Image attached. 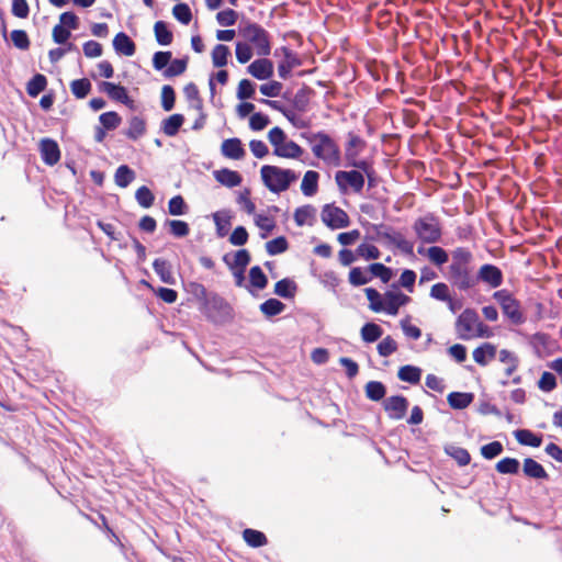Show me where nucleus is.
<instances>
[{
  "mask_svg": "<svg viewBox=\"0 0 562 562\" xmlns=\"http://www.w3.org/2000/svg\"><path fill=\"white\" fill-rule=\"evenodd\" d=\"M260 176L263 184L273 193L286 191L297 179L295 171L270 165L261 167Z\"/></svg>",
  "mask_w": 562,
  "mask_h": 562,
  "instance_id": "nucleus-1",
  "label": "nucleus"
},
{
  "mask_svg": "<svg viewBox=\"0 0 562 562\" xmlns=\"http://www.w3.org/2000/svg\"><path fill=\"white\" fill-rule=\"evenodd\" d=\"M239 34L258 56H268L271 53V42L269 33L259 24L246 21L239 25Z\"/></svg>",
  "mask_w": 562,
  "mask_h": 562,
  "instance_id": "nucleus-2",
  "label": "nucleus"
},
{
  "mask_svg": "<svg viewBox=\"0 0 562 562\" xmlns=\"http://www.w3.org/2000/svg\"><path fill=\"white\" fill-rule=\"evenodd\" d=\"M456 330L458 337L463 340L487 336V327L480 321L477 313L472 308H465L459 315L456 322Z\"/></svg>",
  "mask_w": 562,
  "mask_h": 562,
  "instance_id": "nucleus-3",
  "label": "nucleus"
},
{
  "mask_svg": "<svg viewBox=\"0 0 562 562\" xmlns=\"http://www.w3.org/2000/svg\"><path fill=\"white\" fill-rule=\"evenodd\" d=\"M269 143L273 147V154L281 158L299 159L303 155V148L293 140L288 139L280 127H273L268 133Z\"/></svg>",
  "mask_w": 562,
  "mask_h": 562,
  "instance_id": "nucleus-4",
  "label": "nucleus"
},
{
  "mask_svg": "<svg viewBox=\"0 0 562 562\" xmlns=\"http://www.w3.org/2000/svg\"><path fill=\"white\" fill-rule=\"evenodd\" d=\"M313 154L324 162L338 166L340 150L337 144L325 133L314 134L311 138Z\"/></svg>",
  "mask_w": 562,
  "mask_h": 562,
  "instance_id": "nucleus-5",
  "label": "nucleus"
},
{
  "mask_svg": "<svg viewBox=\"0 0 562 562\" xmlns=\"http://www.w3.org/2000/svg\"><path fill=\"white\" fill-rule=\"evenodd\" d=\"M413 229L423 243L435 244L441 238V225L437 217L427 214L414 222Z\"/></svg>",
  "mask_w": 562,
  "mask_h": 562,
  "instance_id": "nucleus-6",
  "label": "nucleus"
},
{
  "mask_svg": "<svg viewBox=\"0 0 562 562\" xmlns=\"http://www.w3.org/2000/svg\"><path fill=\"white\" fill-rule=\"evenodd\" d=\"M493 299L499 304L503 314L508 317L513 324L520 325L525 322L520 303L508 290L503 289L494 292Z\"/></svg>",
  "mask_w": 562,
  "mask_h": 562,
  "instance_id": "nucleus-7",
  "label": "nucleus"
},
{
  "mask_svg": "<svg viewBox=\"0 0 562 562\" xmlns=\"http://www.w3.org/2000/svg\"><path fill=\"white\" fill-rule=\"evenodd\" d=\"M336 183L340 192L346 193L349 189L355 192H361L364 186V177L357 170L337 171L335 175Z\"/></svg>",
  "mask_w": 562,
  "mask_h": 562,
  "instance_id": "nucleus-8",
  "label": "nucleus"
},
{
  "mask_svg": "<svg viewBox=\"0 0 562 562\" xmlns=\"http://www.w3.org/2000/svg\"><path fill=\"white\" fill-rule=\"evenodd\" d=\"M449 278L454 286L461 291H467L475 285V278L471 273L469 266L450 265Z\"/></svg>",
  "mask_w": 562,
  "mask_h": 562,
  "instance_id": "nucleus-9",
  "label": "nucleus"
},
{
  "mask_svg": "<svg viewBox=\"0 0 562 562\" xmlns=\"http://www.w3.org/2000/svg\"><path fill=\"white\" fill-rule=\"evenodd\" d=\"M321 217L323 223L333 229L344 228L349 225L347 213L335 205L326 204L322 210Z\"/></svg>",
  "mask_w": 562,
  "mask_h": 562,
  "instance_id": "nucleus-10",
  "label": "nucleus"
},
{
  "mask_svg": "<svg viewBox=\"0 0 562 562\" xmlns=\"http://www.w3.org/2000/svg\"><path fill=\"white\" fill-rule=\"evenodd\" d=\"M409 301V296L400 291H387L383 295V312L394 316L398 313L400 307Z\"/></svg>",
  "mask_w": 562,
  "mask_h": 562,
  "instance_id": "nucleus-11",
  "label": "nucleus"
},
{
  "mask_svg": "<svg viewBox=\"0 0 562 562\" xmlns=\"http://www.w3.org/2000/svg\"><path fill=\"white\" fill-rule=\"evenodd\" d=\"M384 409L392 419H402L408 408V401L404 396H391L383 403Z\"/></svg>",
  "mask_w": 562,
  "mask_h": 562,
  "instance_id": "nucleus-12",
  "label": "nucleus"
},
{
  "mask_svg": "<svg viewBox=\"0 0 562 562\" xmlns=\"http://www.w3.org/2000/svg\"><path fill=\"white\" fill-rule=\"evenodd\" d=\"M477 279L491 288H498L503 283V273L498 267L485 263L479 269Z\"/></svg>",
  "mask_w": 562,
  "mask_h": 562,
  "instance_id": "nucleus-13",
  "label": "nucleus"
},
{
  "mask_svg": "<svg viewBox=\"0 0 562 562\" xmlns=\"http://www.w3.org/2000/svg\"><path fill=\"white\" fill-rule=\"evenodd\" d=\"M273 69V63L267 58L256 59L247 67L248 74L258 80L271 78Z\"/></svg>",
  "mask_w": 562,
  "mask_h": 562,
  "instance_id": "nucleus-14",
  "label": "nucleus"
},
{
  "mask_svg": "<svg viewBox=\"0 0 562 562\" xmlns=\"http://www.w3.org/2000/svg\"><path fill=\"white\" fill-rule=\"evenodd\" d=\"M227 306L224 299L216 293H210L201 304L200 311L210 319H214L216 313L222 312Z\"/></svg>",
  "mask_w": 562,
  "mask_h": 562,
  "instance_id": "nucleus-15",
  "label": "nucleus"
},
{
  "mask_svg": "<svg viewBox=\"0 0 562 562\" xmlns=\"http://www.w3.org/2000/svg\"><path fill=\"white\" fill-rule=\"evenodd\" d=\"M100 88L111 99H113L115 101H119V102H122L123 104H125V105H127L130 108H133L134 102L128 97L127 91H126V89L123 86H120V85H116V83H113V82H109V81H103L100 85Z\"/></svg>",
  "mask_w": 562,
  "mask_h": 562,
  "instance_id": "nucleus-16",
  "label": "nucleus"
},
{
  "mask_svg": "<svg viewBox=\"0 0 562 562\" xmlns=\"http://www.w3.org/2000/svg\"><path fill=\"white\" fill-rule=\"evenodd\" d=\"M380 236L394 245L402 252L412 256L414 252V244L406 239L403 234L394 231H387L380 233Z\"/></svg>",
  "mask_w": 562,
  "mask_h": 562,
  "instance_id": "nucleus-17",
  "label": "nucleus"
},
{
  "mask_svg": "<svg viewBox=\"0 0 562 562\" xmlns=\"http://www.w3.org/2000/svg\"><path fill=\"white\" fill-rule=\"evenodd\" d=\"M41 155L42 159L45 164L49 166H54L60 159V150L57 143L50 138L42 139L41 145Z\"/></svg>",
  "mask_w": 562,
  "mask_h": 562,
  "instance_id": "nucleus-18",
  "label": "nucleus"
},
{
  "mask_svg": "<svg viewBox=\"0 0 562 562\" xmlns=\"http://www.w3.org/2000/svg\"><path fill=\"white\" fill-rule=\"evenodd\" d=\"M222 155L229 159H243L246 155L245 148L243 147L239 138H228L222 143L221 146Z\"/></svg>",
  "mask_w": 562,
  "mask_h": 562,
  "instance_id": "nucleus-19",
  "label": "nucleus"
},
{
  "mask_svg": "<svg viewBox=\"0 0 562 562\" xmlns=\"http://www.w3.org/2000/svg\"><path fill=\"white\" fill-rule=\"evenodd\" d=\"M113 47L117 54L133 56L136 47L134 42L123 32L117 33L113 38Z\"/></svg>",
  "mask_w": 562,
  "mask_h": 562,
  "instance_id": "nucleus-20",
  "label": "nucleus"
},
{
  "mask_svg": "<svg viewBox=\"0 0 562 562\" xmlns=\"http://www.w3.org/2000/svg\"><path fill=\"white\" fill-rule=\"evenodd\" d=\"M496 347L490 342H485L473 350L474 361L484 367L496 356Z\"/></svg>",
  "mask_w": 562,
  "mask_h": 562,
  "instance_id": "nucleus-21",
  "label": "nucleus"
},
{
  "mask_svg": "<svg viewBox=\"0 0 562 562\" xmlns=\"http://www.w3.org/2000/svg\"><path fill=\"white\" fill-rule=\"evenodd\" d=\"M318 172L314 170H308L305 172L301 182V191L305 196H313L316 194L318 190Z\"/></svg>",
  "mask_w": 562,
  "mask_h": 562,
  "instance_id": "nucleus-22",
  "label": "nucleus"
},
{
  "mask_svg": "<svg viewBox=\"0 0 562 562\" xmlns=\"http://www.w3.org/2000/svg\"><path fill=\"white\" fill-rule=\"evenodd\" d=\"M215 179L227 188H234L241 183V176L234 170L221 169L214 172Z\"/></svg>",
  "mask_w": 562,
  "mask_h": 562,
  "instance_id": "nucleus-23",
  "label": "nucleus"
},
{
  "mask_svg": "<svg viewBox=\"0 0 562 562\" xmlns=\"http://www.w3.org/2000/svg\"><path fill=\"white\" fill-rule=\"evenodd\" d=\"M153 268L164 283L176 284V278L171 272L170 265L166 260L160 258L156 259L153 262Z\"/></svg>",
  "mask_w": 562,
  "mask_h": 562,
  "instance_id": "nucleus-24",
  "label": "nucleus"
},
{
  "mask_svg": "<svg viewBox=\"0 0 562 562\" xmlns=\"http://www.w3.org/2000/svg\"><path fill=\"white\" fill-rule=\"evenodd\" d=\"M525 475L531 479H547L548 473L546 472L544 468L537 462L536 460L531 458H526L524 460V467H522Z\"/></svg>",
  "mask_w": 562,
  "mask_h": 562,
  "instance_id": "nucleus-25",
  "label": "nucleus"
},
{
  "mask_svg": "<svg viewBox=\"0 0 562 562\" xmlns=\"http://www.w3.org/2000/svg\"><path fill=\"white\" fill-rule=\"evenodd\" d=\"M498 359L502 363L505 364L506 376H510L517 370L518 364H519V359L514 352H512L507 349H502L498 352Z\"/></svg>",
  "mask_w": 562,
  "mask_h": 562,
  "instance_id": "nucleus-26",
  "label": "nucleus"
},
{
  "mask_svg": "<svg viewBox=\"0 0 562 562\" xmlns=\"http://www.w3.org/2000/svg\"><path fill=\"white\" fill-rule=\"evenodd\" d=\"M231 55V50L228 46L224 44H217L212 49V64L216 68H222L227 65L228 57Z\"/></svg>",
  "mask_w": 562,
  "mask_h": 562,
  "instance_id": "nucleus-27",
  "label": "nucleus"
},
{
  "mask_svg": "<svg viewBox=\"0 0 562 562\" xmlns=\"http://www.w3.org/2000/svg\"><path fill=\"white\" fill-rule=\"evenodd\" d=\"M184 122L181 114H172L162 122V132L167 136H175Z\"/></svg>",
  "mask_w": 562,
  "mask_h": 562,
  "instance_id": "nucleus-28",
  "label": "nucleus"
},
{
  "mask_svg": "<svg viewBox=\"0 0 562 562\" xmlns=\"http://www.w3.org/2000/svg\"><path fill=\"white\" fill-rule=\"evenodd\" d=\"M397 376L401 381L416 384L420 380L422 370L414 366H403L400 368Z\"/></svg>",
  "mask_w": 562,
  "mask_h": 562,
  "instance_id": "nucleus-29",
  "label": "nucleus"
},
{
  "mask_svg": "<svg viewBox=\"0 0 562 562\" xmlns=\"http://www.w3.org/2000/svg\"><path fill=\"white\" fill-rule=\"evenodd\" d=\"M135 179V172L126 165L120 166L114 175L116 186L126 188Z\"/></svg>",
  "mask_w": 562,
  "mask_h": 562,
  "instance_id": "nucleus-30",
  "label": "nucleus"
},
{
  "mask_svg": "<svg viewBox=\"0 0 562 562\" xmlns=\"http://www.w3.org/2000/svg\"><path fill=\"white\" fill-rule=\"evenodd\" d=\"M145 131V121L139 116H133L128 122V128L125 134L131 139H137L144 135Z\"/></svg>",
  "mask_w": 562,
  "mask_h": 562,
  "instance_id": "nucleus-31",
  "label": "nucleus"
},
{
  "mask_svg": "<svg viewBox=\"0 0 562 562\" xmlns=\"http://www.w3.org/2000/svg\"><path fill=\"white\" fill-rule=\"evenodd\" d=\"M515 438L520 445L530 446V447H539L542 442L541 437L535 435L532 431L528 429H519L515 431Z\"/></svg>",
  "mask_w": 562,
  "mask_h": 562,
  "instance_id": "nucleus-32",
  "label": "nucleus"
},
{
  "mask_svg": "<svg viewBox=\"0 0 562 562\" xmlns=\"http://www.w3.org/2000/svg\"><path fill=\"white\" fill-rule=\"evenodd\" d=\"M155 37L160 45L171 44L173 35L164 21H158L154 25Z\"/></svg>",
  "mask_w": 562,
  "mask_h": 562,
  "instance_id": "nucleus-33",
  "label": "nucleus"
},
{
  "mask_svg": "<svg viewBox=\"0 0 562 562\" xmlns=\"http://www.w3.org/2000/svg\"><path fill=\"white\" fill-rule=\"evenodd\" d=\"M449 405L452 408L462 409L468 407L472 402V394L452 392L447 397Z\"/></svg>",
  "mask_w": 562,
  "mask_h": 562,
  "instance_id": "nucleus-34",
  "label": "nucleus"
},
{
  "mask_svg": "<svg viewBox=\"0 0 562 562\" xmlns=\"http://www.w3.org/2000/svg\"><path fill=\"white\" fill-rule=\"evenodd\" d=\"M296 291L295 283L290 279H282L274 285V293L281 297H293Z\"/></svg>",
  "mask_w": 562,
  "mask_h": 562,
  "instance_id": "nucleus-35",
  "label": "nucleus"
},
{
  "mask_svg": "<svg viewBox=\"0 0 562 562\" xmlns=\"http://www.w3.org/2000/svg\"><path fill=\"white\" fill-rule=\"evenodd\" d=\"M224 260L227 262L231 269L245 270L248 263L250 262V255L248 250L240 249L234 254L232 262L228 261L227 256L224 257Z\"/></svg>",
  "mask_w": 562,
  "mask_h": 562,
  "instance_id": "nucleus-36",
  "label": "nucleus"
},
{
  "mask_svg": "<svg viewBox=\"0 0 562 562\" xmlns=\"http://www.w3.org/2000/svg\"><path fill=\"white\" fill-rule=\"evenodd\" d=\"M243 538L247 544L252 548H259L267 543L266 536L261 531L255 529H245L243 532Z\"/></svg>",
  "mask_w": 562,
  "mask_h": 562,
  "instance_id": "nucleus-37",
  "label": "nucleus"
},
{
  "mask_svg": "<svg viewBox=\"0 0 562 562\" xmlns=\"http://www.w3.org/2000/svg\"><path fill=\"white\" fill-rule=\"evenodd\" d=\"M284 308L285 305L277 299H269L260 305V311L268 317L281 314Z\"/></svg>",
  "mask_w": 562,
  "mask_h": 562,
  "instance_id": "nucleus-38",
  "label": "nucleus"
},
{
  "mask_svg": "<svg viewBox=\"0 0 562 562\" xmlns=\"http://www.w3.org/2000/svg\"><path fill=\"white\" fill-rule=\"evenodd\" d=\"M382 334H383L382 328L379 325L374 324V323H367L361 328V338L366 342H374V341H376L379 338H381Z\"/></svg>",
  "mask_w": 562,
  "mask_h": 562,
  "instance_id": "nucleus-39",
  "label": "nucleus"
},
{
  "mask_svg": "<svg viewBox=\"0 0 562 562\" xmlns=\"http://www.w3.org/2000/svg\"><path fill=\"white\" fill-rule=\"evenodd\" d=\"M314 214V207H312L311 205H305L296 209L294 213V221L299 226L311 225Z\"/></svg>",
  "mask_w": 562,
  "mask_h": 562,
  "instance_id": "nucleus-40",
  "label": "nucleus"
},
{
  "mask_svg": "<svg viewBox=\"0 0 562 562\" xmlns=\"http://www.w3.org/2000/svg\"><path fill=\"white\" fill-rule=\"evenodd\" d=\"M426 256L436 266H441L449 259L447 251L439 246H431L427 248Z\"/></svg>",
  "mask_w": 562,
  "mask_h": 562,
  "instance_id": "nucleus-41",
  "label": "nucleus"
},
{
  "mask_svg": "<svg viewBox=\"0 0 562 562\" xmlns=\"http://www.w3.org/2000/svg\"><path fill=\"white\" fill-rule=\"evenodd\" d=\"M70 90L76 98L83 99L91 90V82L86 78L74 80L70 83Z\"/></svg>",
  "mask_w": 562,
  "mask_h": 562,
  "instance_id": "nucleus-42",
  "label": "nucleus"
},
{
  "mask_svg": "<svg viewBox=\"0 0 562 562\" xmlns=\"http://www.w3.org/2000/svg\"><path fill=\"white\" fill-rule=\"evenodd\" d=\"M47 85L46 77L44 75L37 74L35 75L27 83V93L31 97L38 95L42 91L45 90Z\"/></svg>",
  "mask_w": 562,
  "mask_h": 562,
  "instance_id": "nucleus-43",
  "label": "nucleus"
},
{
  "mask_svg": "<svg viewBox=\"0 0 562 562\" xmlns=\"http://www.w3.org/2000/svg\"><path fill=\"white\" fill-rule=\"evenodd\" d=\"M254 47H251L247 42L239 41L236 43L235 54L238 63L246 64L248 63L254 55Z\"/></svg>",
  "mask_w": 562,
  "mask_h": 562,
  "instance_id": "nucleus-44",
  "label": "nucleus"
},
{
  "mask_svg": "<svg viewBox=\"0 0 562 562\" xmlns=\"http://www.w3.org/2000/svg\"><path fill=\"white\" fill-rule=\"evenodd\" d=\"M385 386L378 381H370L366 385V395L372 401H380L385 395Z\"/></svg>",
  "mask_w": 562,
  "mask_h": 562,
  "instance_id": "nucleus-45",
  "label": "nucleus"
},
{
  "mask_svg": "<svg viewBox=\"0 0 562 562\" xmlns=\"http://www.w3.org/2000/svg\"><path fill=\"white\" fill-rule=\"evenodd\" d=\"M519 461L515 458H504L496 463L497 472L502 474H516L519 470Z\"/></svg>",
  "mask_w": 562,
  "mask_h": 562,
  "instance_id": "nucleus-46",
  "label": "nucleus"
},
{
  "mask_svg": "<svg viewBox=\"0 0 562 562\" xmlns=\"http://www.w3.org/2000/svg\"><path fill=\"white\" fill-rule=\"evenodd\" d=\"M255 224L263 231L261 234V238H267L268 234L273 231L276 227L274 220L265 214H256L255 215Z\"/></svg>",
  "mask_w": 562,
  "mask_h": 562,
  "instance_id": "nucleus-47",
  "label": "nucleus"
},
{
  "mask_svg": "<svg viewBox=\"0 0 562 562\" xmlns=\"http://www.w3.org/2000/svg\"><path fill=\"white\" fill-rule=\"evenodd\" d=\"M364 292L370 302L369 307L375 313L383 312V295L372 288H367Z\"/></svg>",
  "mask_w": 562,
  "mask_h": 562,
  "instance_id": "nucleus-48",
  "label": "nucleus"
},
{
  "mask_svg": "<svg viewBox=\"0 0 562 562\" xmlns=\"http://www.w3.org/2000/svg\"><path fill=\"white\" fill-rule=\"evenodd\" d=\"M135 199L142 207L148 209L154 204L155 196L147 187L143 186L137 189Z\"/></svg>",
  "mask_w": 562,
  "mask_h": 562,
  "instance_id": "nucleus-49",
  "label": "nucleus"
},
{
  "mask_svg": "<svg viewBox=\"0 0 562 562\" xmlns=\"http://www.w3.org/2000/svg\"><path fill=\"white\" fill-rule=\"evenodd\" d=\"M249 281L252 286L262 290L267 285V277L260 267L255 266L249 271Z\"/></svg>",
  "mask_w": 562,
  "mask_h": 562,
  "instance_id": "nucleus-50",
  "label": "nucleus"
},
{
  "mask_svg": "<svg viewBox=\"0 0 562 562\" xmlns=\"http://www.w3.org/2000/svg\"><path fill=\"white\" fill-rule=\"evenodd\" d=\"M186 291L191 294L200 304L206 300L210 294L205 286L199 282H189L186 285Z\"/></svg>",
  "mask_w": 562,
  "mask_h": 562,
  "instance_id": "nucleus-51",
  "label": "nucleus"
},
{
  "mask_svg": "<svg viewBox=\"0 0 562 562\" xmlns=\"http://www.w3.org/2000/svg\"><path fill=\"white\" fill-rule=\"evenodd\" d=\"M430 296L438 301L450 302L451 295L449 286L443 282L434 284L430 289Z\"/></svg>",
  "mask_w": 562,
  "mask_h": 562,
  "instance_id": "nucleus-52",
  "label": "nucleus"
},
{
  "mask_svg": "<svg viewBox=\"0 0 562 562\" xmlns=\"http://www.w3.org/2000/svg\"><path fill=\"white\" fill-rule=\"evenodd\" d=\"M173 16L182 24H189L192 20V13L187 3L176 4L172 9Z\"/></svg>",
  "mask_w": 562,
  "mask_h": 562,
  "instance_id": "nucleus-53",
  "label": "nucleus"
},
{
  "mask_svg": "<svg viewBox=\"0 0 562 562\" xmlns=\"http://www.w3.org/2000/svg\"><path fill=\"white\" fill-rule=\"evenodd\" d=\"M99 121L103 128L115 130L121 124L122 120L116 112L110 111L102 113L99 117Z\"/></svg>",
  "mask_w": 562,
  "mask_h": 562,
  "instance_id": "nucleus-54",
  "label": "nucleus"
},
{
  "mask_svg": "<svg viewBox=\"0 0 562 562\" xmlns=\"http://www.w3.org/2000/svg\"><path fill=\"white\" fill-rule=\"evenodd\" d=\"M288 249V241L284 237H278L266 244V250L270 256L284 252Z\"/></svg>",
  "mask_w": 562,
  "mask_h": 562,
  "instance_id": "nucleus-55",
  "label": "nucleus"
},
{
  "mask_svg": "<svg viewBox=\"0 0 562 562\" xmlns=\"http://www.w3.org/2000/svg\"><path fill=\"white\" fill-rule=\"evenodd\" d=\"M187 204L181 195H176L169 200L168 212L173 216L183 215L187 212Z\"/></svg>",
  "mask_w": 562,
  "mask_h": 562,
  "instance_id": "nucleus-56",
  "label": "nucleus"
},
{
  "mask_svg": "<svg viewBox=\"0 0 562 562\" xmlns=\"http://www.w3.org/2000/svg\"><path fill=\"white\" fill-rule=\"evenodd\" d=\"M472 260V254L470 250L463 247L456 248L452 251V265L469 266Z\"/></svg>",
  "mask_w": 562,
  "mask_h": 562,
  "instance_id": "nucleus-57",
  "label": "nucleus"
},
{
  "mask_svg": "<svg viewBox=\"0 0 562 562\" xmlns=\"http://www.w3.org/2000/svg\"><path fill=\"white\" fill-rule=\"evenodd\" d=\"M371 277L367 273V271L361 268H352L349 272V282L352 285L359 286L367 284L370 282Z\"/></svg>",
  "mask_w": 562,
  "mask_h": 562,
  "instance_id": "nucleus-58",
  "label": "nucleus"
},
{
  "mask_svg": "<svg viewBox=\"0 0 562 562\" xmlns=\"http://www.w3.org/2000/svg\"><path fill=\"white\" fill-rule=\"evenodd\" d=\"M238 14L233 9H225L216 14V20L222 26H232L236 23Z\"/></svg>",
  "mask_w": 562,
  "mask_h": 562,
  "instance_id": "nucleus-59",
  "label": "nucleus"
},
{
  "mask_svg": "<svg viewBox=\"0 0 562 562\" xmlns=\"http://www.w3.org/2000/svg\"><path fill=\"white\" fill-rule=\"evenodd\" d=\"M255 94V85L248 79H241L238 83L237 98L246 100L252 98Z\"/></svg>",
  "mask_w": 562,
  "mask_h": 562,
  "instance_id": "nucleus-60",
  "label": "nucleus"
},
{
  "mask_svg": "<svg viewBox=\"0 0 562 562\" xmlns=\"http://www.w3.org/2000/svg\"><path fill=\"white\" fill-rule=\"evenodd\" d=\"M396 349L397 344L391 336L383 338L378 345V352L382 357H389L395 352Z\"/></svg>",
  "mask_w": 562,
  "mask_h": 562,
  "instance_id": "nucleus-61",
  "label": "nucleus"
},
{
  "mask_svg": "<svg viewBox=\"0 0 562 562\" xmlns=\"http://www.w3.org/2000/svg\"><path fill=\"white\" fill-rule=\"evenodd\" d=\"M167 224L170 227V232L176 237H184L189 234L190 228L188 223L179 220L168 221Z\"/></svg>",
  "mask_w": 562,
  "mask_h": 562,
  "instance_id": "nucleus-62",
  "label": "nucleus"
},
{
  "mask_svg": "<svg viewBox=\"0 0 562 562\" xmlns=\"http://www.w3.org/2000/svg\"><path fill=\"white\" fill-rule=\"evenodd\" d=\"M447 452L460 464L467 465L470 463L471 457L469 452L460 447H450Z\"/></svg>",
  "mask_w": 562,
  "mask_h": 562,
  "instance_id": "nucleus-63",
  "label": "nucleus"
},
{
  "mask_svg": "<svg viewBox=\"0 0 562 562\" xmlns=\"http://www.w3.org/2000/svg\"><path fill=\"white\" fill-rule=\"evenodd\" d=\"M503 452V445L499 441H493L481 448V453L485 459H493Z\"/></svg>",
  "mask_w": 562,
  "mask_h": 562,
  "instance_id": "nucleus-64",
  "label": "nucleus"
}]
</instances>
